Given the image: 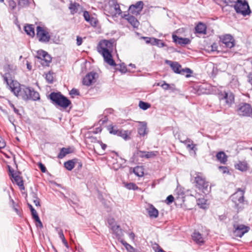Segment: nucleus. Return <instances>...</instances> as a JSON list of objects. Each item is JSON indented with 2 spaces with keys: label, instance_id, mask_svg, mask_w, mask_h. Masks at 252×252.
Listing matches in <instances>:
<instances>
[{
  "label": "nucleus",
  "instance_id": "obj_43",
  "mask_svg": "<svg viewBox=\"0 0 252 252\" xmlns=\"http://www.w3.org/2000/svg\"><path fill=\"white\" fill-rule=\"evenodd\" d=\"M115 66H117L116 69L119 70L120 71L123 73L126 72L127 69L124 63H122L120 64H116Z\"/></svg>",
  "mask_w": 252,
  "mask_h": 252
},
{
  "label": "nucleus",
  "instance_id": "obj_49",
  "mask_svg": "<svg viewBox=\"0 0 252 252\" xmlns=\"http://www.w3.org/2000/svg\"><path fill=\"white\" fill-rule=\"evenodd\" d=\"M46 80L50 83L53 82V76L52 73L49 72L46 75Z\"/></svg>",
  "mask_w": 252,
  "mask_h": 252
},
{
  "label": "nucleus",
  "instance_id": "obj_17",
  "mask_svg": "<svg viewBox=\"0 0 252 252\" xmlns=\"http://www.w3.org/2000/svg\"><path fill=\"white\" fill-rule=\"evenodd\" d=\"M172 38L174 42L180 45H187L190 43L189 38L179 37L176 35H173Z\"/></svg>",
  "mask_w": 252,
  "mask_h": 252
},
{
  "label": "nucleus",
  "instance_id": "obj_44",
  "mask_svg": "<svg viewBox=\"0 0 252 252\" xmlns=\"http://www.w3.org/2000/svg\"><path fill=\"white\" fill-rule=\"evenodd\" d=\"M28 207H29V208H30V209L31 210V213H32V217L33 219L35 218V217H37V216H38L37 212L33 208V207H32V206L31 204L28 203Z\"/></svg>",
  "mask_w": 252,
  "mask_h": 252
},
{
  "label": "nucleus",
  "instance_id": "obj_54",
  "mask_svg": "<svg viewBox=\"0 0 252 252\" xmlns=\"http://www.w3.org/2000/svg\"><path fill=\"white\" fill-rule=\"evenodd\" d=\"M38 166L42 172L45 173L46 172L47 170L45 166L41 162H39Z\"/></svg>",
  "mask_w": 252,
  "mask_h": 252
},
{
  "label": "nucleus",
  "instance_id": "obj_29",
  "mask_svg": "<svg viewBox=\"0 0 252 252\" xmlns=\"http://www.w3.org/2000/svg\"><path fill=\"white\" fill-rule=\"evenodd\" d=\"M180 141L186 144L187 145V148L189 149L190 150L193 151L194 153L197 151V148L195 147L196 145L194 144L192 141H191L189 139L185 141L180 140Z\"/></svg>",
  "mask_w": 252,
  "mask_h": 252
},
{
  "label": "nucleus",
  "instance_id": "obj_48",
  "mask_svg": "<svg viewBox=\"0 0 252 252\" xmlns=\"http://www.w3.org/2000/svg\"><path fill=\"white\" fill-rule=\"evenodd\" d=\"M174 200V198L173 196V195H170L167 197L165 201V202L167 204L169 205V204H171V203H172L173 202Z\"/></svg>",
  "mask_w": 252,
  "mask_h": 252
},
{
  "label": "nucleus",
  "instance_id": "obj_15",
  "mask_svg": "<svg viewBox=\"0 0 252 252\" xmlns=\"http://www.w3.org/2000/svg\"><path fill=\"white\" fill-rule=\"evenodd\" d=\"M104 59V61L107 64L110 65V66H115L116 65V64L113 59L111 53L110 51H103L102 53H100Z\"/></svg>",
  "mask_w": 252,
  "mask_h": 252
},
{
  "label": "nucleus",
  "instance_id": "obj_50",
  "mask_svg": "<svg viewBox=\"0 0 252 252\" xmlns=\"http://www.w3.org/2000/svg\"><path fill=\"white\" fill-rule=\"evenodd\" d=\"M9 104L10 106V107L13 109L14 112L18 115H19L20 117L21 116V114L19 113V111L18 109H17L10 101H9Z\"/></svg>",
  "mask_w": 252,
  "mask_h": 252
},
{
  "label": "nucleus",
  "instance_id": "obj_34",
  "mask_svg": "<svg viewBox=\"0 0 252 252\" xmlns=\"http://www.w3.org/2000/svg\"><path fill=\"white\" fill-rule=\"evenodd\" d=\"M80 7V6L79 4L75 2L73 3H71L70 4L69 8L70 10L71 13L74 14L75 13H76L78 11Z\"/></svg>",
  "mask_w": 252,
  "mask_h": 252
},
{
  "label": "nucleus",
  "instance_id": "obj_59",
  "mask_svg": "<svg viewBox=\"0 0 252 252\" xmlns=\"http://www.w3.org/2000/svg\"><path fill=\"white\" fill-rule=\"evenodd\" d=\"M118 240L121 242V243L125 247V248H126L127 245H128V243H127L126 241L123 240L122 238L121 237H119L118 238Z\"/></svg>",
  "mask_w": 252,
  "mask_h": 252
},
{
  "label": "nucleus",
  "instance_id": "obj_10",
  "mask_svg": "<svg viewBox=\"0 0 252 252\" xmlns=\"http://www.w3.org/2000/svg\"><path fill=\"white\" fill-rule=\"evenodd\" d=\"M234 234L235 236L242 237L245 233L248 232L250 230V227L244 224H234Z\"/></svg>",
  "mask_w": 252,
  "mask_h": 252
},
{
  "label": "nucleus",
  "instance_id": "obj_5",
  "mask_svg": "<svg viewBox=\"0 0 252 252\" xmlns=\"http://www.w3.org/2000/svg\"><path fill=\"white\" fill-rule=\"evenodd\" d=\"M36 37L39 41L44 43H48L51 39L49 30L46 27L41 26H37L36 28Z\"/></svg>",
  "mask_w": 252,
  "mask_h": 252
},
{
  "label": "nucleus",
  "instance_id": "obj_41",
  "mask_svg": "<svg viewBox=\"0 0 252 252\" xmlns=\"http://www.w3.org/2000/svg\"><path fill=\"white\" fill-rule=\"evenodd\" d=\"M83 16H84L85 20L87 22H89L92 26H93V25L92 24V21H93V18H90V15L89 14V13L88 11H85L84 12Z\"/></svg>",
  "mask_w": 252,
  "mask_h": 252
},
{
  "label": "nucleus",
  "instance_id": "obj_60",
  "mask_svg": "<svg viewBox=\"0 0 252 252\" xmlns=\"http://www.w3.org/2000/svg\"><path fill=\"white\" fill-rule=\"evenodd\" d=\"M5 146V143L2 139L1 137H0V148H3Z\"/></svg>",
  "mask_w": 252,
  "mask_h": 252
},
{
  "label": "nucleus",
  "instance_id": "obj_18",
  "mask_svg": "<svg viewBox=\"0 0 252 252\" xmlns=\"http://www.w3.org/2000/svg\"><path fill=\"white\" fill-rule=\"evenodd\" d=\"M94 79V73L91 72L87 74L85 77L83 78L82 83L84 85L90 86L91 85Z\"/></svg>",
  "mask_w": 252,
  "mask_h": 252
},
{
  "label": "nucleus",
  "instance_id": "obj_22",
  "mask_svg": "<svg viewBox=\"0 0 252 252\" xmlns=\"http://www.w3.org/2000/svg\"><path fill=\"white\" fill-rule=\"evenodd\" d=\"M192 239L197 244H202L204 243V239L202 235L198 232L195 231L192 235Z\"/></svg>",
  "mask_w": 252,
  "mask_h": 252
},
{
  "label": "nucleus",
  "instance_id": "obj_25",
  "mask_svg": "<svg viewBox=\"0 0 252 252\" xmlns=\"http://www.w3.org/2000/svg\"><path fill=\"white\" fill-rule=\"evenodd\" d=\"M217 160L222 164H225L227 160V156L223 152H220L216 155Z\"/></svg>",
  "mask_w": 252,
  "mask_h": 252
},
{
  "label": "nucleus",
  "instance_id": "obj_39",
  "mask_svg": "<svg viewBox=\"0 0 252 252\" xmlns=\"http://www.w3.org/2000/svg\"><path fill=\"white\" fill-rule=\"evenodd\" d=\"M127 132L128 131L126 130L120 129L117 136H120L124 139L126 140L128 137Z\"/></svg>",
  "mask_w": 252,
  "mask_h": 252
},
{
  "label": "nucleus",
  "instance_id": "obj_23",
  "mask_svg": "<svg viewBox=\"0 0 252 252\" xmlns=\"http://www.w3.org/2000/svg\"><path fill=\"white\" fill-rule=\"evenodd\" d=\"M147 211L151 218H157L158 217V211L153 205L149 206L147 208Z\"/></svg>",
  "mask_w": 252,
  "mask_h": 252
},
{
  "label": "nucleus",
  "instance_id": "obj_36",
  "mask_svg": "<svg viewBox=\"0 0 252 252\" xmlns=\"http://www.w3.org/2000/svg\"><path fill=\"white\" fill-rule=\"evenodd\" d=\"M65 168L69 171H71L75 166L74 162L72 160H68L64 163Z\"/></svg>",
  "mask_w": 252,
  "mask_h": 252
},
{
  "label": "nucleus",
  "instance_id": "obj_46",
  "mask_svg": "<svg viewBox=\"0 0 252 252\" xmlns=\"http://www.w3.org/2000/svg\"><path fill=\"white\" fill-rule=\"evenodd\" d=\"M107 222L108 224V227L110 228L113 226V225H114L116 224L115 220L113 218H108L107 220Z\"/></svg>",
  "mask_w": 252,
  "mask_h": 252
},
{
  "label": "nucleus",
  "instance_id": "obj_55",
  "mask_svg": "<svg viewBox=\"0 0 252 252\" xmlns=\"http://www.w3.org/2000/svg\"><path fill=\"white\" fill-rule=\"evenodd\" d=\"M219 168L220 170V171H221L222 172V173H223L224 174L229 173L228 168L225 166H220L219 167Z\"/></svg>",
  "mask_w": 252,
  "mask_h": 252
},
{
  "label": "nucleus",
  "instance_id": "obj_47",
  "mask_svg": "<svg viewBox=\"0 0 252 252\" xmlns=\"http://www.w3.org/2000/svg\"><path fill=\"white\" fill-rule=\"evenodd\" d=\"M18 5L22 7L27 6L28 5V0H19Z\"/></svg>",
  "mask_w": 252,
  "mask_h": 252
},
{
  "label": "nucleus",
  "instance_id": "obj_11",
  "mask_svg": "<svg viewBox=\"0 0 252 252\" xmlns=\"http://www.w3.org/2000/svg\"><path fill=\"white\" fill-rule=\"evenodd\" d=\"M143 8V2L142 1H137L135 4L131 5L128 11L129 13L137 15L140 14Z\"/></svg>",
  "mask_w": 252,
  "mask_h": 252
},
{
  "label": "nucleus",
  "instance_id": "obj_4",
  "mask_svg": "<svg viewBox=\"0 0 252 252\" xmlns=\"http://www.w3.org/2000/svg\"><path fill=\"white\" fill-rule=\"evenodd\" d=\"M236 12L243 16L250 14L251 11L246 0H237L233 5Z\"/></svg>",
  "mask_w": 252,
  "mask_h": 252
},
{
  "label": "nucleus",
  "instance_id": "obj_28",
  "mask_svg": "<svg viewBox=\"0 0 252 252\" xmlns=\"http://www.w3.org/2000/svg\"><path fill=\"white\" fill-rule=\"evenodd\" d=\"M110 229L112 230L113 232L117 235L118 238L122 237L123 235L122 230L119 225L116 224L113 225Z\"/></svg>",
  "mask_w": 252,
  "mask_h": 252
},
{
  "label": "nucleus",
  "instance_id": "obj_38",
  "mask_svg": "<svg viewBox=\"0 0 252 252\" xmlns=\"http://www.w3.org/2000/svg\"><path fill=\"white\" fill-rule=\"evenodd\" d=\"M139 107L142 110H146L151 107V104L142 101H140L139 103Z\"/></svg>",
  "mask_w": 252,
  "mask_h": 252
},
{
  "label": "nucleus",
  "instance_id": "obj_21",
  "mask_svg": "<svg viewBox=\"0 0 252 252\" xmlns=\"http://www.w3.org/2000/svg\"><path fill=\"white\" fill-rule=\"evenodd\" d=\"M139 153L141 154L139 156L141 158H154L158 154L157 151L144 152L140 151Z\"/></svg>",
  "mask_w": 252,
  "mask_h": 252
},
{
  "label": "nucleus",
  "instance_id": "obj_31",
  "mask_svg": "<svg viewBox=\"0 0 252 252\" xmlns=\"http://www.w3.org/2000/svg\"><path fill=\"white\" fill-rule=\"evenodd\" d=\"M107 129L110 134L115 135H117L119 133V131L120 130V129L118 128L116 126L113 125L108 126L107 127Z\"/></svg>",
  "mask_w": 252,
  "mask_h": 252
},
{
  "label": "nucleus",
  "instance_id": "obj_6",
  "mask_svg": "<svg viewBox=\"0 0 252 252\" xmlns=\"http://www.w3.org/2000/svg\"><path fill=\"white\" fill-rule=\"evenodd\" d=\"M94 131H89L85 134V142L87 147L90 151L89 154L92 157V155L94 154Z\"/></svg>",
  "mask_w": 252,
  "mask_h": 252
},
{
  "label": "nucleus",
  "instance_id": "obj_2",
  "mask_svg": "<svg viewBox=\"0 0 252 252\" xmlns=\"http://www.w3.org/2000/svg\"><path fill=\"white\" fill-rule=\"evenodd\" d=\"M49 96L55 104L65 109L71 104V101L60 93H52Z\"/></svg>",
  "mask_w": 252,
  "mask_h": 252
},
{
  "label": "nucleus",
  "instance_id": "obj_40",
  "mask_svg": "<svg viewBox=\"0 0 252 252\" xmlns=\"http://www.w3.org/2000/svg\"><path fill=\"white\" fill-rule=\"evenodd\" d=\"M125 187L128 189H133L134 190H137L138 189L136 184L132 183H125Z\"/></svg>",
  "mask_w": 252,
  "mask_h": 252
},
{
  "label": "nucleus",
  "instance_id": "obj_30",
  "mask_svg": "<svg viewBox=\"0 0 252 252\" xmlns=\"http://www.w3.org/2000/svg\"><path fill=\"white\" fill-rule=\"evenodd\" d=\"M235 167L242 171H246L248 168V163L245 161H239V163L235 165Z\"/></svg>",
  "mask_w": 252,
  "mask_h": 252
},
{
  "label": "nucleus",
  "instance_id": "obj_8",
  "mask_svg": "<svg viewBox=\"0 0 252 252\" xmlns=\"http://www.w3.org/2000/svg\"><path fill=\"white\" fill-rule=\"evenodd\" d=\"M219 99L224 100L228 107H230L234 101V95L231 92H224L219 94Z\"/></svg>",
  "mask_w": 252,
  "mask_h": 252
},
{
  "label": "nucleus",
  "instance_id": "obj_32",
  "mask_svg": "<svg viewBox=\"0 0 252 252\" xmlns=\"http://www.w3.org/2000/svg\"><path fill=\"white\" fill-rule=\"evenodd\" d=\"M12 177L14 178L15 182L18 186L22 189L24 188L23 181L20 176L12 174Z\"/></svg>",
  "mask_w": 252,
  "mask_h": 252
},
{
  "label": "nucleus",
  "instance_id": "obj_58",
  "mask_svg": "<svg viewBox=\"0 0 252 252\" xmlns=\"http://www.w3.org/2000/svg\"><path fill=\"white\" fill-rule=\"evenodd\" d=\"M76 40H77L76 44L78 46H80L82 44L83 39L81 37L77 36Z\"/></svg>",
  "mask_w": 252,
  "mask_h": 252
},
{
  "label": "nucleus",
  "instance_id": "obj_37",
  "mask_svg": "<svg viewBox=\"0 0 252 252\" xmlns=\"http://www.w3.org/2000/svg\"><path fill=\"white\" fill-rule=\"evenodd\" d=\"M97 143L99 145L100 147H101L102 151H101V152H97L96 151H95V154H97L99 155H103L104 154V151L107 147V145L103 143L100 141H97Z\"/></svg>",
  "mask_w": 252,
  "mask_h": 252
},
{
  "label": "nucleus",
  "instance_id": "obj_52",
  "mask_svg": "<svg viewBox=\"0 0 252 252\" xmlns=\"http://www.w3.org/2000/svg\"><path fill=\"white\" fill-rule=\"evenodd\" d=\"M9 7L11 9H14L16 6V3L13 0H9L8 1Z\"/></svg>",
  "mask_w": 252,
  "mask_h": 252
},
{
  "label": "nucleus",
  "instance_id": "obj_14",
  "mask_svg": "<svg viewBox=\"0 0 252 252\" xmlns=\"http://www.w3.org/2000/svg\"><path fill=\"white\" fill-rule=\"evenodd\" d=\"M222 43L226 47L231 48L234 46V39L230 34H225L220 38Z\"/></svg>",
  "mask_w": 252,
  "mask_h": 252
},
{
  "label": "nucleus",
  "instance_id": "obj_33",
  "mask_svg": "<svg viewBox=\"0 0 252 252\" xmlns=\"http://www.w3.org/2000/svg\"><path fill=\"white\" fill-rule=\"evenodd\" d=\"M133 172L138 177H142L144 175L143 168L142 166H137L134 168Z\"/></svg>",
  "mask_w": 252,
  "mask_h": 252
},
{
  "label": "nucleus",
  "instance_id": "obj_53",
  "mask_svg": "<svg viewBox=\"0 0 252 252\" xmlns=\"http://www.w3.org/2000/svg\"><path fill=\"white\" fill-rule=\"evenodd\" d=\"M70 94L72 96L73 95H79V91L75 88L72 89L70 92Z\"/></svg>",
  "mask_w": 252,
  "mask_h": 252
},
{
  "label": "nucleus",
  "instance_id": "obj_3",
  "mask_svg": "<svg viewBox=\"0 0 252 252\" xmlns=\"http://www.w3.org/2000/svg\"><path fill=\"white\" fill-rule=\"evenodd\" d=\"M195 182L196 187L205 194L210 191L209 182L206 181L205 177L201 173H197L195 177Z\"/></svg>",
  "mask_w": 252,
  "mask_h": 252
},
{
  "label": "nucleus",
  "instance_id": "obj_9",
  "mask_svg": "<svg viewBox=\"0 0 252 252\" xmlns=\"http://www.w3.org/2000/svg\"><path fill=\"white\" fill-rule=\"evenodd\" d=\"M244 191L240 189H239L236 192L232 195L231 199L235 203L236 208H238L239 204L244 202Z\"/></svg>",
  "mask_w": 252,
  "mask_h": 252
},
{
  "label": "nucleus",
  "instance_id": "obj_62",
  "mask_svg": "<svg viewBox=\"0 0 252 252\" xmlns=\"http://www.w3.org/2000/svg\"><path fill=\"white\" fill-rule=\"evenodd\" d=\"M32 201L36 206H40V200H39V198L37 199H36V200H32Z\"/></svg>",
  "mask_w": 252,
  "mask_h": 252
},
{
  "label": "nucleus",
  "instance_id": "obj_19",
  "mask_svg": "<svg viewBox=\"0 0 252 252\" xmlns=\"http://www.w3.org/2000/svg\"><path fill=\"white\" fill-rule=\"evenodd\" d=\"M166 63L170 65L172 69L176 73H182L181 65L177 62H173L170 61H166Z\"/></svg>",
  "mask_w": 252,
  "mask_h": 252
},
{
  "label": "nucleus",
  "instance_id": "obj_42",
  "mask_svg": "<svg viewBox=\"0 0 252 252\" xmlns=\"http://www.w3.org/2000/svg\"><path fill=\"white\" fill-rule=\"evenodd\" d=\"M197 203L198 205L199 206L200 208L205 209L206 207V200L203 198L198 199L197 200Z\"/></svg>",
  "mask_w": 252,
  "mask_h": 252
},
{
  "label": "nucleus",
  "instance_id": "obj_35",
  "mask_svg": "<svg viewBox=\"0 0 252 252\" xmlns=\"http://www.w3.org/2000/svg\"><path fill=\"white\" fill-rule=\"evenodd\" d=\"M70 153V150L69 149H68V148H63L61 150V151L59 153V154L58 155V157L59 158H63V157H64L67 154Z\"/></svg>",
  "mask_w": 252,
  "mask_h": 252
},
{
  "label": "nucleus",
  "instance_id": "obj_45",
  "mask_svg": "<svg viewBox=\"0 0 252 252\" xmlns=\"http://www.w3.org/2000/svg\"><path fill=\"white\" fill-rule=\"evenodd\" d=\"M157 86H160L164 90H168L170 89V85L169 84L166 83L165 81H162V83H158Z\"/></svg>",
  "mask_w": 252,
  "mask_h": 252
},
{
  "label": "nucleus",
  "instance_id": "obj_63",
  "mask_svg": "<svg viewBox=\"0 0 252 252\" xmlns=\"http://www.w3.org/2000/svg\"><path fill=\"white\" fill-rule=\"evenodd\" d=\"M126 249L128 251H129V252H132V251L133 250V247H132L131 245H130L129 244L127 245V247H126Z\"/></svg>",
  "mask_w": 252,
  "mask_h": 252
},
{
  "label": "nucleus",
  "instance_id": "obj_16",
  "mask_svg": "<svg viewBox=\"0 0 252 252\" xmlns=\"http://www.w3.org/2000/svg\"><path fill=\"white\" fill-rule=\"evenodd\" d=\"M111 10L112 13L115 15H120L122 13L119 4L115 0H112L110 4Z\"/></svg>",
  "mask_w": 252,
  "mask_h": 252
},
{
  "label": "nucleus",
  "instance_id": "obj_57",
  "mask_svg": "<svg viewBox=\"0 0 252 252\" xmlns=\"http://www.w3.org/2000/svg\"><path fill=\"white\" fill-rule=\"evenodd\" d=\"M107 120H108L106 116H104V117L103 118L100 119L98 123L100 125H101L104 124L105 122H106L107 121Z\"/></svg>",
  "mask_w": 252,
  "mask_h": 252
},
{
  "label": "nucleus",
  "instance_id": "obj_7",
  "mask_svg": "<svg viewBox=\"0 0 252 252\" xmlns=\"http://www.w3.org/2000/svg\"><path fill=\"white\" fill-rule=\"evenodd\" d=\"M237 112L240 116L249 117L252 114V108L248 103H242L238 106Z\"/></svg>",
  "mask_w": 252,
  "mask_h": 252
},
{
  "label": "nucleus",
  "instance_id": "obj_12",
  "mask_svg": "<svg viewBox=\"0 0 252 252\" xmlns=\"http://www.w3.org/2000/svg\"><path fill=\"white\" fill-rule=\"evenodd\" d=\"M37 58L43 61L45 63H42V64L45 65H48V64L51 62L52 59L50 56L43 50H39L37 52Z\"/></svg>",
  "mask_w": 252,
  "mask_h": 252
},
{
  "label": "nucleus",
  "instance_id": "obj_56",
  "mask_svg": "<svg viewBox=\"0 0 252 252\" xmlns=\"http://www.w3.org/2000/svg\"><path fill=\"white\" fill-rule=\"evenodd\" d=\"M150 43L153 45H156L157 42H160V39H156L155 38H152L151 39H149Z\"/></svg>",
  "mask_w": 252,
  "mask_h": 252
},
{
  "label": "nucleus",
  "instance_id": "obj_24",
  "mask_svg": "<svg viewBox=\"0 0 252 252\" xmlns=\"http://www.w3.org/2000/svg\"><path fill=\"white\" fill-rule=\"evenodd\" d=\"M125 18L134 28H137L138 27L139 23L133 16L125 15Z\"/></svg>",
  "mask_w": 252,
  "mask_h": 252
},
{
  "label": "nucleus",
  "instance_id": "obj_61",
  "mask_svg": "<svg viewBox=\"0 0 252 252\" xmlns=\"http://www.w3.org/2000/svg\"><path fill=\"white\" fill-rule=\"evenodd\" d=\"M31 195L32 197V200L38 199L36 193L34 192H32V193H31Z\"/></svg>",
  "mask_w": 252,
  "mask_h": 252
},
{
  "label": "nucleus",
  "instance_id": "obj_20",
  "mask_svg": "<svg viewBox=\"0 0 252 252\" xmlns=\"http://www.w3.org/2000/svg\"><path fill=\"white\" fill-rule=\"evenodd\" d=\"M139 123L138 133L140 135L144 136L147 134V124L144 122H140Z\"/></svg>",
  "mask_w": 252,
  "mask_h": 252
},
{
  "label": "nucleus",
  "instance_id": "obj_13",
  "mask_svg": "<svg viewBox=\"0 0 252 252\" xmlns=\"http://www.w3.org/2000/svg\"><path fill=\"white\" fill-rule=\"evenodd\" d=\"M112 46V43L110 41L104 40L99 42L97 51L99 53H102L103 51H110Z\"/></svg>",
  "mask_w": 252,
  "mask_h": 252
},
{
  "label": "nucleus",
  "instance_id": "obj_26",
  "mask_svg": "<svg viewBox=\"0 0 252 252\" xmlns=\"http://www.w3.org/2000/svg\"><path fill=\"white\" fill-rule=\"evenodd\" d=\"M206 26L202 23H199L195 27V31L197 33L201 34L206 33Z\"/></svg>",
  "mask_w": 252,
  "mask_h": 252
},
{
  "label": "nucleus",
  "instance_id": "obj_27",
  "mask_svg": "<svg viewBox=\"0 0 252 252\" xmlns=\"http://www.w3.org/2000/svg\"><path fill=\"white\" fill-rule=\"evenodd\" d=\"M24 30L26 33L32 37H33L34 33V28L33 25H27L24 27Z\"/></svg>",
  "mask_w": 252,
  "mask_h": 252
},
{
  "label": "nucleus",
  "instance_id": "obj_64",
  "mask_svg": "<svg viewBox=\"0 0 252 252\" xmlns=\"http://www.w3.org/2000/svg\"><path fill=\"white\" fill-rule=\"evenodd\" d=\"M248 81L252 85V73H250L248 75Z\"/></svg>",
  "mask_w": 252,
  "mask_h": 252
},
{
  "label": "nucleus",
  "instance_id": "obj_51",
  "mask_svg": "<svg viewBox=\"0 0 252 252\" xmlns=\"http://www.w3.org/2000/svg\"><path fill=\"white\" fill-rule=\"evenodd\" d=\"M33 219L35 220V221L37 222L36 223V226L37 227H39L40 228H42L43 227V224L41 222V221H40V219H39V216H37L34 218H33Z\"/></svg>",
  "mask_w": 252,
  "mask_h": 252
},
{
  "label": "nucleus",
  "instance_id": "obj_1",
  "mask_svg": "<svg viewBox=\"0 0 252 252\" xmlns=\"http://www.w3.org/2000/svg\"><path fill=\"white\" fill-rule=\"evenodd\" d=\"M9 89L17 96L21 97L24 100H38L40 99L39 93L35 91L33 89L26 87L24 85H21L17 81H11L9 83L6 78H4Z\"/></svg>",
  "mask_w": 252,
  "mask_h": 252
}]
</instances>
